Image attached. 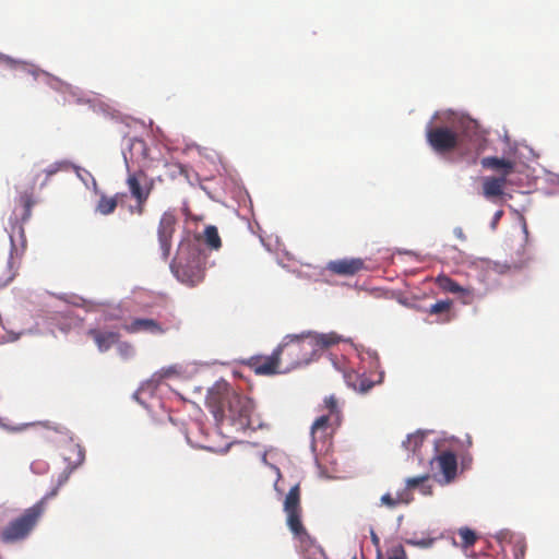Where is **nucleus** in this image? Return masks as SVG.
<instances>
[{"mask_svg":"<svg viewBox=\"0 0 559 559\" xmlns=\"http://www.w3.org/2000/svg\"><path fill=\"white\" fill-rule=\"evenodd\" d=\"M87 335L93 338L100 352H107L112 345L118 343L120 337L117 332L102 331L98 329L88 330Z\"/></svg>","mask_w":559,"mask_h":559,"instance_id":"nucleus-15","label":"nucleus"},{"mask_svg":"<svg viewBox=\"0 0 559 559\" xmlns=\"http://www.w3.org/2000/svg\"><path fill=\"white\" fill-rule=\"evenodd\" d=\"M424 439L425 435L420 431L411 433L407 436L406 440L403 441V447L406 450L416 452L423 445Z\"/></svg>","mask_w":559,"mask_h":559,"instance_id":"nucleus-25","label":"nucleus"},{"mask_svg":"<svg viewBox=\"0 0 559 559\" xmlns=\"http://www.w3.org/2000/svg\"><path fill=\"white\" fill-rule=\"evenodd\" d=\"M428 144L439 153L445 154L456 151L469 164H476L479 155L487 147V139L474 121H464L460 127L429 128L426 132Z\"/></svg>","mask_w":559,"mask_h":559,"instance_id":"nucleus-1","label":"nucleus"},{"mask_svg":"<svg viewBox=\"0 0 559 559\" xmlns=\"http://www.w3.org/2000/svg\"><path fill=\"white\" fill-rule=\"evenodd\" d=\"M118 205V194L115 197H107L103 194L96 205V211L102 215H109L115 212Z\"/></svg>","mask_w":559,"mask_h":559,"instance_id":"nucleus-23","label":"nucleus"},{"mask_svg":"<svg viewBox=\"0 0 559 559\" xmlns=\"http://www.w3.org/2000/svg\"><path fill=\"white\" fill-rule=\"evenodd\" d=\"M311 349L309 353L301 354V350L294 356H283L282 372H285L292 368H296L300 365H308L311 361V357L314 354V347L310 344Z\"/></svg>","mask_w":559,"mask_h":559,"instance_id":"nucleus-20","label":"nucleus"},{"mask_svg":"<svg viewBox=\"0 0 559 559\" xmlns=\"http://www.w3.org/2000/svg\"><path fill=\"white\" fill-rule=\"evenodd\" d=\"M130 153L132 157L136 155L145 158L147 156V146L145 141L142 139H132L130 142Z\"/></svg>","mask_w":559,"mask_h":559,"instance_id":"nucleus-28","label":"nucleus"},{"mask_svg":"<svg viewBox=\"0 0 559 559\" xmlns=\"http://www.w3.org/2000/svg\"><path fill=\"white\" fill-rule=\"evenodd\" d=\"M310 435L312 437L311 448L314 449V423H312V425L310 426Z\"/></svg>","mask_w":559,"mask_h":559,"instance_id":"nucleus-36","label":"nucleus"},{"mask_svg":"<svg viewBox=\"0 0 559 559\" xmlns=\"http://www.w3.org/2000/svg\"><path fill=\"white\" fill-rule=\"evenodd\" d=\"M452 300L445 299V300H439L436 304L431 305L427 312L431 316H441L439 322L445 323L450 322L452 319L451 316V308H452Z\"/></svg>","mask_w":559,"mask_h":559,"instance_id":"nucleus-22","label":"nucleus"},{"mask_svg":"<svg viewBox=\"0 0 559 559\" xmlns=\"http://www.w3.org/2000/svg\"><path fill=\"white\" fill-rule=\"evenodd\" d=\"M432 469L438 473L435 474V478L442 485L452 483L457 473V460L456 455L451 451H443L431 460Z\"/></svg>","mask_w":559,"mask_h":559,"instance_id":"nucleus-9","label":"nucleus"},{"mask_svg":"<svg viewBox=\"0 0 559 559\" xmlns=\"http://www.w3.org/2000/svg\"><path fill=\"white\" fill-rule=\"evenodd\" d=\"M454 234H455V236H456L459 239H461V240H465V239H466V237H465V235H464V233H463L462 228H460V227H457V228H455V229H454Z\"/></svg>","mask_w":559,"mask_h":559,"instance_id":"nucleus-34","label":"nucleus"},{"mask_svg":"<svg viewBox=\"0 0 559 559\" xmlns=\"http://www.w3.org/2000/svg\"><path fill=\"white\" fill-rule=\"evenodd\" d=\"M127 186L134 200H148L154 182L143 170L128 175Z\"/></svg>","mask_w":559,"mask_h":559,"instance_id":"nucleus-11","label":"nucleus"},{"mask_svg":"<svg viewBox=\"0 0 559 559\" xmlns=\"http://www.w3.org/2000/svg\"><path fill=\"white\" fill-rule=\"evenodd\" d=\"M70 167H71V164L67 160L56 162V163L49 165L44 170H41L40 173H38L35 176V181H38L43 177V180L40 181L39 186H40V188H44L49 182V180L52 176H55L56 174H58L60 171H67L70 169Z\"/></svg>","mask_w":559,"mask_h":559,"instance_id":"nucleus-19","label":"nucleus"},{"mask_svg":"<svg viewBox=\"0 0 559 559\" xmlns=\"http://www.w3.org/2000/svg\"><path fill=\"white\" fill-rule=\"evenodd\" d=\"M389 559H406V554L403 549L397 555L390 557Z\"/></svg>","mask_w":559,"mask_h":559,"instance_id":"nucleus-35","label":"nucleus"},{"mask_svg":"<svg viewBox=\"0 0 559 559\" xmlns=\"http://www.w3.org/2000/svg\"><path fill=\"white\" fill-rule=\"evenodd\" d=\"M118 353L120 354L121 357L127 359L133 355L134 347L128 342H122V343H119V345H118Z\"/></svg>","mask_w":559,"mask_h":559,"instance_id":"nucleus-30","label":"nucleus"},{"mask_svg":"<svg viewBox=\"0 0 559 559\" xmlns=\"http://www.w3.org/2000/svg\"><path fill=\"white\" fill-rule=\"evenodd\" d=\"M204 238L205 242L212 248V249H219L222 246V240L218 235L217 228L215 226H207L204 230Z\"/></svg>","mask_w":559,"mask_h":559,"instance_id":"nucleus-26","label":"nucleus"},{"mask_svg":"<svg viewBox=\"0 0 559 559\" xmlns=\"http://www.w3.org/2000/svg\"><path fill=\"white\" fill-rule=\"evenodd\" d=\"M146 201L147 200H143V201L135 200L136 204H135V207H134V212L136 214L142 215L144 213Z\"/></svg>","mask_w":559,"mask_h":559,"instance_id":"nucleus-32","label":"nucleus"},{"mask_svg":"<svg viewBox=\"0 0 559 559\" xmlns=\"http://www.w3.org/2000/svg\"><path fill=\"white\" fill-rule=\"evenodd\" d=\"M320 411L323 414L317 416V432H322L324 438L323 447L325 448V453H328L332 447L331 439L342 424V404L334 394H331L324 397Z\"/></svg>","mask_w":559,"mask_h":559,"instance_id":"nucleus-6","label":"nucleus"},{"mask_svg":"<svg viewBox=\"0 0 559 559\" xmlns=\"http://www.w3.org/2000/svg\"><path fill=\"white\" fill-rule=\"evenodd\" d=\"M284 512L286 513V524L296 540V547L302 555L304 559L311 558V549L313 547V539L307 532L301 521V504H300V487L298 484L293 486L284 499Z\"/></svg>","mask_w":559,"mask_h":559,"instance_id":"nucleus-4","label":"nucleus"},{"mask_svg":"<svg viewBox=\"0 0 559 559\" xmlns=\"http://www.w3.org/2000/svg\"><path fill=\"white\" fill-rule=\"evenodd\" d=\"M437 283L442 290L448 293L459 294L465 292V289L459 283L445 275L438 276Z\"/></svg>","mask_w":559,"mask_h":559,"instance_id":"nucleus-24","label":"nucleus"},{"mask_svg":"<svg viewBox=\"0 0 559 559\" xmlns=\"http://www.w3.org/2000/svg\"><path fill=\"white\" fill-rule=\"evenodd\" d=\"M344 379L349 388L360 393H366L373 386V382L369 378L355 370L345 371Z\"/></svg>","mask_w":559,"mask_h":559,"instance_id":"nucleus-18","label":"nucleus"},{"mask_svg":"<svg viewBox=\"0 0 559 559\" xmlns=\"http://www.w3.org/2000/svg\"><path fill=\"white\" fill-rule=\"evenodd\" d=\"M502 549L511 547L514 559H523L526 550V544L522 536L515 535L509 531L500 532L497 536Z\"/></svg>","mask_w":559,"mask_h":559,"instance_id":"nucleus-13","label":"nucleus"},{"mask_svg":"<svg viewBox=\"0 0 559 559\" xmlns=\"http://www.w3.org/2000/svg\"><path fill=\"white\" fill-rule=\"evenodd\" d=\"M353 559H356V558H353Z\"/></svg>","mask_w":559,"mask_h":559,"instance_id":"nucleus-38","label":"nucleus"},{"mask_svg":"<svg viewBox=\"0 0 559 559\" xmlns=\"http://www.w3.org/2000/svg\"><path fill=\"white\" fill-rule=\"evenodd\" d=\"M459 536L461 537L462 540L461 545L464 548L473 546L477 539L475 532L468 527L460 528Z\"/></svg>","mask_w":559,"mask_h":559,"instance_id":"nucleus-29","label":"nucleus"},{"mask_svg":"<svg viewBox=\"0 0 559 559\" xmlns=\"http://www.w3.org/2000/svg\"><path fill=\"white\" fill-rule=\"evenodd\" d=\"M372 542L374 544H378V542H379V538H378V536L376 534H372Z\"/></svg>","mask_w":559,"mask_h":559,"instance_id":"nucleus-37","label":"nucleus"},{"mask_svg":"<svg viewBox=\"0 0 559 559\" xmlns=\"http://www.w3.org/2000/svg\"><path fill=\"white\" fill-rule=\"evenodd\" d=\"M225 404L222 406V412H226V417L237 427V429L246 430L254 428V420L252 415L254 412L253 401L245 395L235 392L227 393Z\"/></svg>","mask_w":559,"mask_h":559,"instance_id":"nucleus-7","label":"nucleus"},{"mask_svg":"<svg viewBox=\"0 0 559 559\" xmlns=\"http://www.w3.org/2000/svg\"><path fill=\"white\" fill-rule=\"evenodd\" d=\"M66 451L69 455H66L64 459L70 461L71 456L74 455V461L69 462V468L59 475L58 484L50 492L45 495L34 506L24 510L21 515L11 520L1 530L0 539L3 544H15L26 539L29 536L45 511L46 501L57 496L59 487L67 483L70 473L84 461V453L80 445L71 444L66 449Z\"/></svg>","mask_w":559,"mask_h":559,"instance_id":"nucleus-2","label":"nucleus"},{"mask_svg":"<svg viewBox=\"0 0 559 559\" xmlns=\"http://www.w3.org/2000/svg\"><path fill=\"white\" fill-rule=\"evenodd\" d=\"M365 263L361 259H343L337 261H331L328 269L338 275H355L361 271Z\"/></svg>","mask_w":559,"mask_h":559,"instance_id":"nucleus-14","label":"nucleus"},{"mask_svg":"<svg viewBox=\"0 0 559 559\" xmlns=\"http://www.w3.org/2000/svg\"><path fill=\"white\" fill-rule=\"evenodd\" d=\"M429 479V475L412 477L406 480V488L399 491L395 497H392L390 493H385L381 497V502L390 508H394L401 503H409L413 500V496L411 492L412 488L419 487L424 495H431V486H426L425 481Z\"/></svg>","mask_w":559,"mask_h":559,"instance_id":"nucleus-10","label":"nucleus"},{"mask_svg":"<svg viewBox=\"0 0 559 559\" xmlns=\"http://www.w3.org/2000/svg\"><path fill=\"white\" fill-rule=\"evenodd\" d=\"M528 260L530 258H525L519 262L513 261L512 263L495 262L491 269L499 274H506L510 272L512 269L518 270L523 267L528 262Z\"/></svg>","mask_w":559,"mask_h":559,"instance_id":"nucleus-27","label":"nucleus"},{"mask_svg":"<svg viewBox=\"0 0 559 559\" xmlns=\"http://www.w3.org/2000/svg\"><path fill=\"white\" fill-rule=\"evenodd\" d=\"M503 215V211L502 210H499L497 211L495 214H493V217H492V221H491V228L492 229H496L499 221L501 219Z\"/></svg>","mask_w":559,"mask_h":559,"instance_id":"nucleus-33","label":"nucleus"},{"mask_svg":"<svg viewBox=\"0 0 559 559\" xmlns=\"http://www.w3.org/2000/svg\"><path fill=\"white\" fill-rule=\"evenodd\" d=\"M122 329L129 334L144 332L152 335H162L167 332V328H165L160 322L151 318H135L129 323H124Z\"/></svg>","mask_w":559,"mask_h":559,"instance_id":"nucleus-12","label":"nucleus"},{"mask_svg":"<svg viewBox=\"0 0 559 559\" xmlns=\"http://www.w3.org/2000/svg\"><path fill=\"white\" fill-rule=\"evenodd\" d=\"M480 164L486 169L499 171L500 177L507 178L514 171V163L510 159L499 158L496 156L484 157Z\"/></svg>","mask_w":559,"mask_h":559,"instance_id":"nucleus-16","label":"nucleus"},{"mask_svg":"<svg viewBox=\"0 0 559 559\" xmlns=\"http://www.w3.org/2000/svg\"><path fill=\"white\" fill-rule=\"evenodd\" d=\"M207 254L193 241H182L170 263L175 277L185 285L194 287L203 282Z\"/></svg>","mask_w":559,"mask_h":559,"instance_id":"nucleus-3","label":"nucleus"},{"mask_svg":"<svg viewBox=\"0 0 559 559\" xmlns=\"http://www.w3.org/2000/svg\"><path fill=\"white\" fill-rule=\"evenodd\" d=\"M300 349H302V344L297 338L280 345L270 356L250 357L246 365L258 376H273L282 372L283 356H294Z\"/></svg>","mask_w":559,"mask_h":559,"instance_id":"nucleus-5","label":"nucleus"},{"mask_svg":"<svg viewBox=\"0 0 559 559\" xmlns=\"http://www.w3.org/2000/svg\"><path fill=\"white\" fill-rule=\"evenodd\" d=\"M22 202H23V205L25 207V217H28L31 215V209L34 204V201L32 200V198L29 195H24L22 197Z\"/></svg>","mask_w":559,"mask_h":559,"instance_id":"nucleus-31","label":"nucleus"},{"mask_svg":"<svg viewBox=\"0 0 559 559\" xmlns=\"http://www.w3.org/2000/svg\"><path fill=\"white\" fill-rule=\"evenodd\" d=\"M176 225L177 217L173 211H166L162 214L157 226V240L160 250V259L164 262H166L170 255Z\"/></svg>","mask_w":559,"mask_h":559,"instance_id":"nucleus-8","label":"nucleus"},{"mask_svg":"<svg viewBox=\"0 0 559 559\" xmlns=\"http://www.w3.org/2000/svg\"><path fill=\"white\" fill-rule=\"evenodd\" d=\"M507 183V178L488 176L483 179V195L490 200L501 197Z\"/></svg>","mask_w":559,"mask_h":559,"instance_id":"nucleus-17","label":"nucleus"},{"mask_svg":"<svg viewBox=\"0 0 559 559\" xmlns=\"http://www.w3.org/2000/svg\"><path fill=\"white\" fill-rule=\"evenodd\" d=\"M341 342V336L335 332L317 333V359L321 358L325 352Z\"/></svg>","mask_w":559,"mask_h":559,"instance_id":"nucleus-21","label":"nucleus"}]
</instances>
